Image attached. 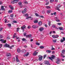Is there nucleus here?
Segmentation results:
<instances>
[{"label": "nucleus", "mask_w": 65, "mask_h": 65, "mask_svg": "<svg viewBox=\"0 0 65 65\" xmlns=\"http://www.w3.org/2000/svg\"><path fill=\"white\" fill-rule=\"evenodd\" d=\"M55 58V56L54 55H52L51 57H49V59L50 60H51L53 62V59H54V58Z\"/></svg>", "instance_id": "f257e3e1"}, {"label": "nucleus", "mask_w": 65, "mask_h": 65, "mask_svg": "<svg viewBox=\"0 0 65 65\" xmlns=\"http://www.w3.org/2000/svg\"><path fill=\"white\" fill-rule=\"evenodd\" d=\"M42 58H43V56L41 55L39 56L38 60L40 61L42 60Z\"/></svg>", "instance_id": "f03ea898"}, {"label": "nucleus", "mask_w": 65, "mask_h": 65, "mask_svg": "<svg viewBox=\"0 0 65 65\" xmlns=\"http://www.w3.org/2000/svg\"><path fill=\"white\" fill-rule=\"evenodd\" d=\"M38 54V50H36L33 53V56H36L37 54Z\"/></svg>", "instance_id": "7ed1b4c3"}, {"label": "nucleus", "mask_w": 65, "mask_h": 65, "mask_svg": "<svg viewBox=\"0 0 65 65\" xmlns=\"http://www.w3.org/2000/svg\"><path fill=\"white\" fill-rule=\"evenodd\" d=\"M56 63L57 64H59L60 63V59L59 58H57V61L56 62Z\"/></svg>", "instance_id": "20e7f679"}, {"label": "nucleus", "mask_w": 65, "mask_h": 65, "mask_svg": "<svg viewBox=\"0 0 65 65\" xmlns=\"http://www.w3.org/2000/svg\"><path fill=\"white\" fill-rule=\"evenodd\" d=\"M19 0H14L13 1V2H11V3H13V4H14V3H17L19 1Z\"/></svg>", "instance_id": "39448f33"}, {"label": "nucleus", "mask_w": 65, "mask_h": 65, "mask_svg": "<svg viewBox=\"0 0 65 65\" xmlns=\"http://www.w3.org/2000/svg\"><path fill=\"white\" fill-rule=\"evenodd\" d=\"M39 26L37 25H32V28H34V29H37L38 28Z\"/></svg>", "instance_id": "423d86ee"}, {"label": "nucleus", "mask_w": 65, "mask_h": 65, "mask_svg": "<svg viewBox=\"0 0 65 65\" xmlns=\"http://www.w3.org/2000/svg\"><path fill=\"white\" fill-rule=\"evenodd\" d=\"M4 46L5 47H9L10 46L9 44H8L7 43H6L5 45H4Z\"/></svg>", "instance_id": "0eeeda50"}, {"label": "nucleus", "mask_w": 65, "mask_h": 65, "mask_svg": "<svg viewBox=\"0 0 65 65\" xmlns=\"http://www.w3.org/2000/svg\"><path fill=\"white\" fill-rule=\"evenodd\" d=\"M26 12H27V9L25 8L24 9L23 11H22V13L24 14V13H26Z\"/></svg>", "instance_id": "6e6552de"}, {"label": "nucleus", "mask_w": 65, "mask_h": 65, "mask_svg": "<svg viewBox=\"0 0 65 65\" xmlns=\"http://www.w3.org/2000/svg\"><path fill=\"white\" fill-rule=\"evenodd\" d=\"M44 64H47V65H51V64L49 63V62L47 61H45Z\"/></svg>", "instance_id": "1a4fd4ad"}, {"label": "nucleus", "mask_w": 65, "mask_h": 65, "mask_svg": "<svg viewBox=\"0 0 65 65\" xmlns=\"http://www.w3.org/2000/svg\"><path fill=\"white\" fill-rule=\"evenodd\" d=\"M0 41H2V42H3L4 43H5L6 42V40H4L3 39L0 40Z\"/></svg>", "instance_id": "9d476101"}, {"label": "nucleus", "mask_w": 65, "mask_h": 65, "mask_svg": "<svg viewBox=\"0 0 65 65\" xmlns=\"http://www.w3.org/2000/svg\"><path fill=\"white\" fill-rule=\"evenodd\" d=\"M61 7V6L60 5H59L57 6V7L56 8L57 10H58V11H60V10L59 9L60 7Z\"/></svg>", "instance_id": "9b49d317"}, {"label": "nucleus", "mask_w": 65, "mask_h": 65, "mask_svg": "<svg viewBox=\"0 0 65 65\" xmlns=\"http://www.w3.org/2000/svg\"><path fill=\"white\" fill-rule=\"evenodd\" d=\"M26 27L25 25H24L23 26L21 27V28L22 30H24V29L26 28Z\"/></svg>", "instance_id": "f8f14e48"}, {"label": "nucleus", "mask_w": 65, "mask_h": 65, "mask_svg": "<svg viewBox=\"0 0 65 65\" xmlns=\"http://www.w3.org/2000/svg\"><path fill=\"white\" fill-rule=\"evenodd\" d=\"M1 10L5 11V9L4 8V6H2L1 7V9L0 10Z\"/></svg>", "instance_id": "ddd939ff"}, {"label": "nucleus", "mask_w": 65, "mask_h": 65, "mask_svg": "<svg viewBox=\"0 0 65 65\" xmlns=\"http://www.w3.org/2000/svg\"><path fill=\"white\" fill-rule=\"evenodd\" d=\"M44 29V28L43 27H41L39 28V30L40 31H43Z\"/></svg>", "instance_id": "4468645a"}, {"label": "nucleus", "mask_w": 65, "mask_h": 65, "mask_svg": "<svg viewBox=\"0 0 65 65\" xmlns=\"http://www.w3.org/2000/svg\"><path fill=\"white\" fill-rule=\"evenodd\" d=\"M42 22L41 21H39L38 23V24L39 26H41L42 25Z\"/></svg>", "instance_id": "2eb2a0df"}, {"label": "nucleus", "mask_w": 65, "mask_h": 65, "mask_svg": "<svg viewBox=\"0 0 65 65\" xmlns=\"http://www.w3.org/2000/svg\"><path fill=\"white\" fill-rule=\"evenodd\" d=\"M16 60L17 61V62H20V60H19L18 59V57H17V56H16Z\"/></svg>", "instance_id": "dca6fc26"}, {"label": "nucleus", "mask_w": 65, "mask_h": 65, "mask_svg": "<svg viewBox=\"0 0 65 65\" xmlns=\"http://www.w3.org/2000/svg\"><path fill=\"white\" fill-rule=\"evenodd\" d=\"M7 57H9V56H11V54L10 53H8L7 54Z\"/></svg>", "instance_id": "f3484780"}, {"label": "nucleus", "mask_w": 65, "mask_h": 65, "mask_svg": "<svg viewBox=\"0 0 65 65\" xmlns=\"http://www.w3.org/2000/svg\"><path fill=\"white\" fill-rule=\"evenodd\" d=\"M9 7L11 10H13V7L11 6H9Z\"/></svg>", "instance_id": "a211bd4d"}, {"label": "nucleus", "mask_w": 65, "mask_h": 65, "mask_svg": "<svg viewBox=\"0 0 65 65\" xmlns=\"http://www.w3.org/2000/svg\"><path fill=\"white\" fill-rule=\"evenodd\" d=\"M38 22V21L37 20H36L34 21V23H37Z\"/></svg>", "instance_id": "6ab92c4d"}, {"label": "nucleus", "mask_w": 65, "mask_h": 65, "mask_svg": "<svg viewBox=\"0 0 65 65\" xmlns=\"http://www.w3.org/2000/svg\"><path fill=\"white\" fill-rule=\"evenodd\" d=\"M39 47L41 49H43V48H44V46H40Z\"/></svg>", "instance_id": "aec40b11"}, {"label": "nucleus", "mask_w": 65, "mask_h": 65, "mask_svg": "<svg viewBox=\"0 0 65 65\" xmlns=\"http://www.w3.org/2000/svg\"><path fill=\"white\" fill-rule=\"evenodd\" d=\"M29 52H27V53L26 54H25L24 56H27L29 55Z\"/></svg>", "instance_id": "412c9836"}, {"label": "nucleus", "mask_w": 65, "mask_h": 65, "mask_svg": "<svg viewBox=\"0 0 65 65\" xmlns=\"http://www.w3.org/2000/svg\"><path fill=\"white\" fill-rule=\"evenodd\" d=\"M15 35H16V33H15L13 36V38H14L15 37H17V36H15Z\"/></svg>", "instance_id": "4be33fe9"}, {"label": "nucleus", "mask_w": 65, "mask_h": 65, "mask_svg": "<svg viewBox=\"0 0 65 65\" xmlns=\"http://www.w3.org/2000/svg\"><path fill=\"white\" fill-rule=\"evenodd\" d=\"M51 51L49 50H47L46 51V52L47 53H51Z\"/></svg>", "instance_id": "5701e85b"}, {"label": "nucleus", "mask_w": 65, "mask_h": 65, "mask_svg": "<svg viewBox=\"0 0 65 65\" xmlns=\"http://www.w3.org/2000/svg\"><path fill=\"white\" fill-rule=\"evenodd\" d=\"M12 10H9L8 11V13H12Z\"/></svg>", "instance_id": "b1692460"}, {"label": "nucleus", "mask_w": 65, "mask_h": 65, "mask_svg": "<svg viewBox=\"0 0 65 65\" xmlns=\"http://www.w3.org/2000/svg\"><path fill=\"white\" fill-rule=\"evenodd\" d=\"M7 25L8 26V27H11V24H8Z\"/></svg>", "instance_id": "393cba45"}, {"label": "nucleus", "mask_w": 65, "mask_h": 65, "mask_svg": "<svg viewBox=\"0 0 65 65\" xmlns=\"http://www.w3.org/2000/svg\"><path fill=\"white\" fill-rule=\"evenodd\" d=\"M18 4L19 5H21L22 4V2H20L18 3Z\"/></svg>", "instance_id": "a878e982"}, {"label": "nucleus", "mask_w": 65, "mask_h": 65, "mask_svg": "<svg viewBox=\"0 0 65 65\" xmlns=\"http://www.w3.org/2000/svg\"><path fill=\"white\" fill-rule=\"evenodd\" d=\"M51 21H49L48 22V25L49 26H51Z\"/></svg>", "instance_id": "bb28decb"}, {"label": "nucleus", "mask_w": 65, "mask_h": 65, "mask_svg": "<svg viewBox=\"0 0 65 65\" xmlns=\"http://www.w3.org/2000/svg\"><path fill=\"white\" fill-rule=\"evenodd\" d=\"M46 8L47 9H49L50 8H51V7L49 6H47L46 7Z\"/></svg>", "instance_id": "cd10ccee"}, {"label": "nucleus", "mask_w": 65, "mask_h": 65, "mask_svg": "<svg viewBox=\"0 0 65 65\" xmlns=\"http://www.w3.org/2000/svg\"><path fill=\"white\" fill-rule=\"evenodd\" d=\"M17 52L18 53H20V52H21V50H20V49L18 48L17 49Z\"/></svg>", "instance_id": "c85d7f7f"}, {"label": "nucleus", "mask_w": 65, "mask_h": 65, "mask_svg": "<svg viewBox=\"0 0 65 65\" xmlns=\"http://www.w3.org/2000/svg\"><path fill=\"white\" fill-rule=\"evenodd\" d=\"M22 41H26V39H25V38H23L22 39Z\"/></svg>", "instance_id": "c756f323"}, {"label": "nucleus", "mask_w": 65, "mask_h": 65, "mask_svg": "<svg viewBox=\"0 0 65 65\" xmlns=\"http://www.w3.org/2000/svg\"><path fill=\"white\" fill-rule=\"evenodd\" d=\"M65 50H62V54H64L65 53Z\"/></svg>", "instance_id": "7c9ffc66"}, {"label": "nucleus", "mask_w": 65, "mask_h": 65, "mask_svg": "<svg viewBox=\"0 0 65 65\" xmlns=\"http://www.w3.org/2000/svg\"><path fill=\"white\" fill-rule=\"evenodd\" d=\"M24 15H25V16L26 17H28V14L27 13H26V14H24Z\"/></svg>", "instance_id": "2f4dec72"}, {"label": "nucleus", "mask_w": 65, "mask_h": 65, "mask_svg": "<svg viewBox=\"0 0 65 65\" xmlns=\"http://www.w3.org/2000/svg\"><path fill=\"white\" fill-rule=\"evenodd\" d=\"M35 15L36 16V17H39V15L37 13H35Z\"/></svg>", "instance_id": "473e14b6"}, {"label": "nucleus", "mask_w": 65, "mask_h": 65, "mask_svg": "<svg viewBox=\"0 0 65 65\" xmlns=\"http://www.w3.org/2000/svg\"><path fill=\"white\" fill-rule=\"evenodd\" d=\"M59 36L58 35H56L55 36V38H58L59 37Z\"/></svg>", "instance_id": "72a5a7b5"}, {"label": "nucleus", "mask_w": 65, "mask_h": 65, "mask_svg": "<svg viewBox=\"0 0 65 65\" xmlns=\"http://www.w3.org/2000/svg\"><path fill=\"white\" fill-rule=\"evenodd\" d=\"M56 41H57V40L55 39L53 40V42L54 43L56 42Z\"/></svg>", "instance_id": "f704fd0d"}, {"label": "nucleus", "mask_w": 65, "mask_h": 65, "mask_svg": "<svg viewBox=\"0 0 65 65\" xmlns=\"http://www.w3.org/2000/svg\"><path fill=\"white\" fill-rule=\"evenodd\" d=\"M24 3H25V4H28V3L27 1H25L24 2Z\"/></svg>", "instance_id": "c9c22d12"}, {"label": "nucleus", "mask_w": 65, "mask_h": 65, "mask_svg": "<svg viewBox=\"0 0 65 65\" xmlns=\"http://www.w3.org/2000/svg\"><path fill=\"white\" fill-rule=\"evenodd\" d=\"M51 12V11H50V10H48L47 11V13H50Z\"/></svg>", "instance_id": "e433bc0d"}, {"label": "nucleus", "mask_w": 65, "mask_h": 65, "mask_svg": "<svg viewBox=\"0 0 65 65\" xmlns=\"http://www.w3.org/2000/svg\"><path fill=\"white\" fill-rule=\"evenodd\" d=\"M52 37L53 38H55V36L54 35H53L52 36Z\"/></svg>", "instance_id": "4c0bfd02"}, {"label": "nucleus", "mask_w": 65, "mask_h": 65, "mask_svg": "<svg viewBox=\"0 0 65 65\" xmlns=\"http://www.w3.org/2000/svg\"><path fill=\"white\" fill-rule=\"evenodd\" d=\"M13 23H18V22H17V21L15 20L13 21Z\"/></svg>", "instance_id": "58836bf2"}, {"label": "nucleus", "mask_w": 65, "mask_h": 65, "mask_svg": "<svg viewBox=\"0 0 65 65\" xmlns=\"http://www.w3.org/2000/svg\"><path fill=\"white\" fill-rule=\"evenodd\" d=\"M23 34L24 35V36H26V34H27V33H26V32H24Z\"/></svg>", "instance_id": "ea45409f"}, {"label": "nucleus", "mask_w": 65, "mask_h": 65, "mask_svg": "<svg viewBox=\"0 0 65 65\" xmlns=\"http://www.w3.org/2000/svg\"><path fill=\"white\" fill-rule=\"evenodd\" d=\"M54 0H51L50 1V2L51 3H52V2H54Z\"/></svg>", "instance_id": "a19ab883"}, {"label": "nucleus", "mask_w": 65, "mask_h": 65, "mask_svg": "<svg viewBox=\"0 0 65 65\" xmlns=\"http://www.w3.org/2000/svg\"><path fill=\"white\" fill-rule=\"evenodd\" d=\"M19 30H20V28L18 27L17 28V32L19 31Z\"/></svg>", "instance_id": "79ce46f5"}, {"label": "nucleus", "mask_w": 65, "mask_h": 65, "mask_svg": "<svg viewBox=\"0 0 65 65\" xmlns=\"http://www.w3.org/2000/svg\"><path fill=\"white\" fill-rule=\"evenodd\" d=\"M36 44L37 45H40V44H39V43H36Z\"/></svg>", "instance_id": "37998d69"}, {"label": "nucleus", "mask_w": 65, "mask_h": 65, "mask_svg": "<svg viewBox=\"0 0 65 65\" xmlns=\"http://www.w3.org/2000/svg\"><path fill=\"white\" fill-rule=\"evenodd\" d=\"M59 30H62V29H63V28L62 27H60L59 28Z\"/></svg>", "instance_id": "c03bdc74"}, {"label": "nucleus", "mask_w": 65, "mask_h": 65, "mask_svg": "<svg viewBox=\"0 0 65 65\" xmlns=\"http://www.w3.org/2000/svg\"><path fill=\"white\" fill-rule=\"evenodd\" d=\"M63 41H64L63 39H61L60 40L61 42H63Z\"/></svg>", "instance_id": "a18cd8bd"}, {"label": "nucleus", "mask_w": 65, "mask_h": 65, "mask_svg": "<svg viewBox=\"0 0 65 65\" xmlns=\"http://www.w3.org/2000/svg\"><path fill=\"white\" fill-rule=\"evenodd\" d=\"M28 35V38H30V37H31V35Z\"/></svg>", "instance_id": "49530a36"}, {"label": "nucleus", "mask_w": 65, "mask_h": 65, "mask_svg": "<svg viewBox=\"0 0 65 65\" xmlns=\"http://www.w3.org/2000/svg\"><path fill=\"white\" fill-rule=\"evenodd\" d=\"M46 57V55H44V56H43V58L44 59H45V57Z\"/></svg>", "instance_id": "de8ad7c7"}, {"label": "nucleus", "mask_w": 65, "mask_h": 65, "mask_svg": "<svg viewBox=\"0 0 65 65\" xmlns=\"http://www.w3.org/2000/svg\"><path fill=\"white\" fill-rule=\"evenodd\" d=\"M2 45H2V44H0V48L2 47Z\"/></svg>", "instance_id": "09e8293b"}, {"label": "nucleus", "mask_w": 65, "mask_h": 65, "mask_svg": "<svg viewBox=\"0 0 65 65\" xmlns=\"http://www.w3.org/2000/svg\"><path fill=\"white\" fill-rule=\"evenodd\" d=\"M39 18H44V17L42 15H41V16L39 17Z\"/></svg>", "instance_id": "8fccbe9b"}, {"label": "nucleus", "mask_w": 65, "mask_h": 65, "mask_svg": "<svg viewBox=\"0 0 65 65\" xmlns=\"http://www.w3.org/2000/svg\"><path fill=\"white\" fill-rule=\"evenodd\" d=\"M52 27L53 28H55L56 27V26L55 25H52Z\"/></svg>", "instance_id": "3c124183"}, {"label": "nucleus", "mask_w": 65, "mask_h": 65, "mask_svg": "<svg viewBox=\"0 0 65 65\" xmlns=\"http://www.w3.org/2000/svg\"><path fill=\"white\" fill-rule=\"evenodd\" d=\"M14 47V46L13 45H12L11 46H10L9 47V48H11V47Z\"/></svg>", "instance_id": "603ef678"}, {"label": "nucleus", "mask_w": 65, "mask_h": 65, "mask_svg": "<svg viewBox=\"0 0 65 65\" xmlns=\"http://www.w3.org/2000/svg\"><path fill=\"white\" fill-rule=\"evenodd\" d=\"M44 26H45L46 28H47V25L46 24H45V25H44Z\"/></svg>", "instance_id": "864d4df0"}, {"label": "nucleus", "mask_w": 65, "mask_h": 65, "mask_svg": "<svg viewBox=\"0 0 65 65\" xmlns=\"http://www.w3.org/2000/svg\"><path fill=\"white\" fill-rule=\"evenodd\" d=\"M14 15H13V14H11V15L10 16V17H14Z\"/></svg>", "instance_id": "5fc2aeb1"}, {"label": "nucleus", "mask_w": 65, "mask_h": 65, "mask_svg": "<svg viewBox=\"0 0 65 65\" xmlns=\"http://www.w3.org/2000/svg\"><path fill=\"white\" fill-rule=\"evenodd\" d=\"M62 39L63 40V41H65V38L64 37H63V38H62Z\"/></svg>", "instance_id": "6e6d98bb"}, {"label": "nucleus", "mask_w": 65, "mask_h": 65, "mask_svg": "<svg viewBox=\"0 0 65 65\" xmlns=\"http://www.w3.org/2000/svg\"><path fill=\"white\" fill-rule=\"evenodd\" d=\"M2 36L0 35V39H1V38H2Z\"/></svg>", "instance_id": "4d7b16f0"}, {"label": "nucleus", "mask_w": 65, "mask_h": 65, "mask_svg": "<svg viewBox=\"0 0 65 65\" xmlns=\"http://www.w3.org/2000/svg\"><path fill=\"white\" fill-rule=\"evenodd\" d=\"M25 36L26 37V38H29L28 35H27Z\"/></svg>", "instance_id": "13d9d810"}, {"label": "nucleus", "mask_w": 65, "mask_h": 65, "mask_svg": "<svg viewBox=\"0 0 65 65\" xmlns=\"http://www.w3.org/2000/svg\"><path fill=\"white\" fill-rule=\"evenodd\" d=\"M5 23H6V22H7V19H5Z\"/></svg>", "instance_id": "bf43d9fd"}, {"label": "nucleus", "mask_w": 65, "mask_h": 65, "mask_svg": "<svg viewBox=\"0 0 65 65\" xmlns=\"http://www.w3.org/2000/svg\"><path fill=\"white\" fill-rule=\"evenodd\" d=\"M7 39L8 40L9 39H10V37H7Z\"/></svg>", "instance_id": "052dcab7"}, {"label": "nucleus", "mask_w": 65, "mask_h": 65, "mask_svg": "<svg viewBox=\"0 0 65 65\" xmlns=\"http://www.w3.org/2000/svg\"><path fill=\"white\" fill-rule=\"evenodd\" d=\"M2 29H3V28H0V31H1L2 30Z\"/></svg>", "instance_id": "680f3d73"}, {"label": "nucleus", "mask_w": 65, "mask_h": 65, "mask_svg": "<svg viewBox=\"0 0 65 65\" xmlns=\"http://www.w3.org/2000/svg\"><path fill=\"white\" fill-rule=\"evenodd\" d=\"M30 28L31 27H30V26H28L27 27V28H28V29H30Z\"/></svg>", "instance_id": "e2e57ef3"}, {"label": "nucleus", "mask_w": 65, "mask_h": 65, "mask_svg": "<svg viewBox=\"0 0 65 65\" xmlns=\"http://www.w3.org/2000/svg\"><path fill=\"white\" fill-rule=\"evenodd\" d=\"M56 22H59L60 21V20H59L57 19L56 20Z\"/></svg>", "instance_id": "0e129e2a"}, {"label": "nucleus", "mask_w": 65, "mask_h": 65, "mask_svg": "<svg viewBox=\"0 0 65 65\" xmlns=\"http://www.w3.org/2000/svg\"><path fill=\"white\" fill-rule=\"evenodd\" d=\"M57 24L59 25H61V23H58Z\"/></svg>", "instance_id": "69168bd1"}, {"label": "nucleus", "mask_w": 65, "mask_h": 65, "mask_svg": "<svg viewBox=\"0 0 65 65\" xmlns=\"http://www.w3.org/2000/svg\"><path fill=\"white\" fill-rule=\"evenodd\" d=\"M42 13L43 14L44 13V11H42Z\"/></svg>", "instance_id": "338daca9"}, {"label": "nucleus", "mask_w": 65, "mask_h": 65, "mask_svg": "<svg viewBox=\"0 0 65 65\" xmlns=\"http://www.w3.org/2000/svg\"><path fill=\"white\" fill-rule=\"evenodd\" d=\"M51 50H55V48H51Z\"/></svg>", "instance_id": "774afa93"}]
</instances>
